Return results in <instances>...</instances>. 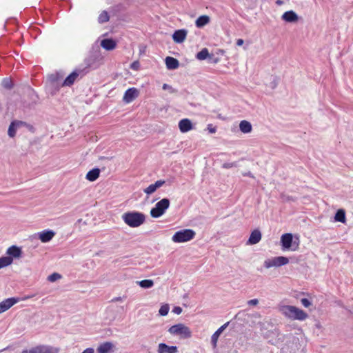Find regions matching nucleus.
I'll use <instances>...</instances> for the list:
<instances>
[{"instance_id":"obj_23","label":"nucleus","mask_w":353,"mask_h":353,"mask_svg":"<svg viewBox=\"0 0 353 353\" xmlns=\"http://www.w3.org/2000/svg\"><path fill=\"white\" fill-rule=\"evenodd\" d=\"M166 67L168 70H174L179 68V61L172 57H167L165 59Z\"/></svg>"},{"instance_id":"obj_31","label":"nucleus","mask_w":353,"mask_h":353,"mask_svg":"<svg viewBox=\"0 0 353 353\" xmlns=\"http://www.w3.org/2000/svg\"><path fill=\"white\" fill-rule=\"evenodd\" d=\"M211 57L212 56L209 54L208 50L207 48L202 49L196 55V58L199 60H205L208 57Z\"/></svg>"},{"instance_id":"obj_28","label":"nucleus","mask_w":353,"mask_h":353,"mask_svg":"<svg viewBox=\"0 0 353 353\" xmlns=\"http://www.w3.org/2000/svg\"><path fill=\"white\" fill-rule=\"evenodd\" d=\"M210 22V17L207 15L200 16L196 20V26L197 28H202Z\"/></svg>"},{"instance_id":"obj_48","label":"nucleus","mask_w":353,"mask_h":353,"mask_svg":"<svg viewBox=\"0 0 353 353\" xmlns=\"http://www.w3.org/2000/svg\"><path fill=\"white\" fill-rule=\"evenodd\" d=\"M31 297H33V295L32 296H28L26 297L24 299H29V298H31Z\"/></svg>"},{"instance_id":"obj_38","label":"nucleus","mask_w":353,"mask_h":353,"mask_svg":"<svg viewBox=\"0 0 353 353\" xmlns=\"http://www.w3.org/2000/svg\"><path fill=\"white\" fill-rule=\"evenodd\" d=\"M301 303L305 307H308L312 305L310 301L306 298L301 299Z\"/></svg>"},{"instance_id":"obj_6","label":"nucleus","mask_w":353,"mask_h":353,"mask_svg":"<svg viewBox=\"0 0 353 353\" xmlns=\"http://www.w3.org/2000/svg\"><path fill=\"white\" fill-rule=\"evenodd\" d=\"M288 263L289 259L288 257L280 256L265 260L263 265L266 269H269L272 267H281L287 265Z\"/></svg>"},{"instance_id":"obj_32","label":"nucleus","mask_w":353,"mask_h":353,"mask_svg":"<svg viewBox=\"0 0 353 353\" xmlns=\"http://www.w3.org/2000/svg\"><path fill=\"white\" fill-rule=\"evenodd\" d=\"M137 283L140 287L144 289H148L152 288L154 285V282L150 279H145L140 281H137Z\"/></svg>"},{"instance_id":"obj_9","label":"nucleus","mask_w":353,"mask_h":353,"mask_svg":"<svg viewBox=\"0 0 353 353\" xmlns=\"http://www.w3.org/2000/svg\"><path fill=\"white\" fill-rule=\"evenodd\" d=\"M21 353H58V349L46 345H39L30 350H23Z\"/></svg>"},{"instance_id":"obj_42","label":"nucleus","mask_w":353,"mask_h":353,"mask_svg":"<svg viewBox=\"0 0 353 353\" xmlns=\"http://www.w3.org/2000/svg\"><path fill=\"white\" fill-rule=\"evenodd\" d=\"M172 311L176 314H180L182 312V308L179 306H176L174 307Z\"/></svg>"},{"instance_id":"obj_36","label":"nucleus","mask_w":353,"mask_h":353,"mask_svg":"<svg viewBox=\"0 0 353 353\" xmlns=\"http://www.w3.org/2000/svg\"><path fill=\"white\" fill-rule=\"evenodd\" d=\"M61 278V276L59 273H53L48 277V280L50 282H54Z\"/></svg>"},{"instance_id":"obj_8","label":"nucleus","mask_w":353,"mask_h":353,"mask_svg":"<svg viewBox=\"0 0 353 353\" xmlns=\"http://www.w3.org/2000/svg\"><path fill=\"white\" fill-rule=\"evenodd\" d=\"M84 70H85L77 69L74 71H73L62 82L61 86L63 87L72 85L79 75L83 76L86 73V72H84Z\"/></svg>"},{"instance_id":"obj_14","label":"nucleus","mask_w":353,"mask_h":353,"mask_svg":"<svg viewBox=\"0 0 353 353\" xmlns=\"http://www.w3.org/2000/svg\"><path fill=\"white\" fill-rule=\"evenodd\" d=\"M39 239L42 243L49 242L55 236L53 230H47L38 233Z\"/></svg>"},{"instance_id":"obj_19","label":"nucleus","mask_w":353,"mask_h":353,"mask_svg":"<svg viewBox=\"0 0 353 353\" xmlns=\"http://www.w3.org/2000/svg\"><path fill=\"white\" fill-rule=\"evenodd\" d=\"M261 233L259 230H254L251 232L250 238L247 242L248 245H254L258 243L261 239Z\"/></svg>"},{"instance_id":"obj_5","label":"nucleus","mask_w":353,"mask_h":353,"mask_svg":"<svg viewBox=\"0 0 353 353\" xmlns=\"http://www.w3.org/2000/svg\"><path fill=\"white\" fill-rule=\"evenodd\" d=\"M170 203V200L165 198L157 202L155 206L150 210L151 216L153 218L161 216L169 208Z\"/></svg>"},{"instance_id":"obj_46","label":"nucleus","mask_w":353,"mask_h":353,"mask_svg":"<svg viewBox=\"0 0 353 353\" xmlns=\"http://www.w3.org/2000/svg\"><path fill=\"white\" fill-rule=\"evenodd\" d=\"M243 43H244V41L242 39H239L236 41V45L239 46H242L243 44Z\"/></svg>"},{"instance_id":"obj_11","label":"nucleus","mask_w":353,"mask_h":353,"mask_svg":"<svg viewBox=\"0 0 353 353\" xmlns=\"http://www.w3.org/2000/svg\"><path fill=\"white\" fill-rule=\"evenodd\" d=\"M139 90L137 88H129L125 92L123 100L124 102L129 103L134 101L139 96Z\"/></svg>"},{"instance_id":"obj_26","label":"nucleus","mask_w":353,"mask_h":353,"mask_svg":"<svg viewBox=\"0 0 353 353\" xmlns=\"http://www.w3.org/2000/svg\"><path fill=\"white\" fill-rule=\"evenodd\" d=\"M239 129L241 132L247 134L252 132V127L249 121L243 120L239 123Z\"/></svg>"},{"instance_id":"obj_2","label":"nucleus","mask_w":353,"mask_h":353,"mask_svg":"<svg viewBox=\"0 0 353 353\" xmlns=\"http://www.w3.org/2000/svg\"><path fill=\"white\" fill-rule=\"evenodd\" d=\"M6 254L9 256L0 257V269L11 265L13 258L18 259L21 256V249L16 245H12L8 248Z\"/></svg>"},{"instance_id":"obj_1","label":"nucleus","mask_w":353,"mask_h":353,"mask_svg":"<svg viewBox=\"0 0 353 353\" xmlns=\"http://www.w3.org/2000/svg\"><path fill=\"white\" fill-rule=\"evenodd\" d=\"M123 222L130 228H138L145 221V216L142 212L130 211L125 212L121 216Z\"/></svg>"},{"instance_id":"obj_34","label":"nucleus","mask_w":353,"mask_h":353,"mask_svg":"<svg viewBox=\"0 0 353 353\" xmlns=\"http://www.w3.org/2000/svg\"><path fill=\"white\" fill-rule=\"evenodd\" d=\"M109 20V15L107 12L103 11L102 12L98 18V21L100 23H103L105 22L108 21Z\"/></svg>"},{"instance_id":"obj_43","label":"nucleus","mask_w":353,"mask_h":353,"mask_svg":"<svg viewBox=\"0 0 353 353\" xmlns=\"http://www.w3.org/2000/svg\"><path fill=\"white\" fill-rule=\"evenodd\" d=\"M138 66H139V63L135 61L132 63L131 68H132L134 70H137L138 68Z\"/></svg>"},{"instance_id":"obj_35","label":"nucleus","mask_w":353,"mask_h":353,"mask_svg":"<svg viewBox=\"0 0 353 353\" xmlns=\"http://www.w3.org/2000/svg\"><path fill=\"white\" fill-rule=\"evenodd\" d=\"M169 305L168 304H165L160 307L159 313L161 316H166L169 312Z\"/></svg>"},{"instance_id":"obj_16","label":"nucleus","mask_w":353,"mask_h":353,"mask_svg":"<svg viewBox=\"0 0 353 353\" xmlns=\"http://www.w3.org/2000/svg\"><path fill=\"white\" fill-rule=\"evenodd\" d=\"M178 348L176 346H169L164 343H161L158 345V353H176Z\"/></svg>"},{"instance_id":"obj_37","label":"nucleus","mask_w":353,"mask_h":353,"mask_svg":"<svg viewBox=\"0 0 353 353\" xmlns=\"http://www.w3.org/2000/svg\"><path fill=\"white\" fill-rule=\"evenodd\" d=\"M237 164L236 162H232V163H224L222 165L223 168L228 169L231 168L232 167H236Z\"/></svg>"},{"instance_id":"obj_10","label":"nucleus","mask_w":353,"mask_h":353,"mask_svg":"<svg viewBox=\"0 0 353 353\" xmlns=\"http://www.w3.org/2000/svg\"><path fill=\"white\" fill-rule=\"evenodd\" d=\"M63 76L59 72L51 74L48 77V83L52 87L59 89L61 86V81Z\"/></svg>"},{"instance_id":"obj_13","label":"nucleus","mask_w":353,"mask_h":353,"mask_svg":"<svg viewBox=\"0 0 353 353\" xmlns=\"http://www.w3.org/2000/svg\"><path fill=\"white\" fill-rule=\"evenodd\" d=\"M188 31L184 29L178 30L172 34V39L175 43H181L185 40Z\"/></svg>"},{"instance_id":"obj_22","label":"nucleus","mask_w":353,"mask_h":353,"mask_svg":"<svg viewBox=\"0 0 353 353\" xmlns=\"http://www.w3.org/2000/svg\"><path fill=\"white\" fill-rule=\"evenodd\" d=\"M101 46L106 50H112L117 46V43L112 39H105L101 41Z\"/></svg>"},{"instance_id":"obj_41","label":"nucleus","mask_w":353,"mask_h":353,"mask_svg":"<svg viewBox=\"0 0 353 353\" xmlns=\"http://www.w3.org/2000/svg\"><path fill=\"white\" fill-rule=\"evenodd\" d=\"M208 130L210 133L213 134L215 133L216 131V129L215 127H213L212 125L210 124L208 125Z\"/></svg>"},{"instance_id":"obj_12","label":"nucleus","mask_w":353,"mask_h":353,"mask_svg":"<svg viewBox=\"0 0 353 353\" xmlns=\"http://www.w3.org/2000/svg\"><path fill=\"white\" fill-rule=\"evenodd\" d=\"M17 302L18 299L16 298H8L1 301L0 303V314L9 310Z\"/></svg>"},{"instance_id":"obj_25","label":"nucleus","mask_w":353,"mask_h":353,"mask_svg":"<svg viewBox=\"0 0 353 353\" xmlns=\"http://www.w3.org/2000/svg\"><path fill=\"white\" fill-rule=\"evenodd\" d=\"M294 308V306L292 305H283L279 307V311L285 317L292 319Z\"/></svg>"},{"instance_id":"obj_40","label":"nucleus","mask_w":353,"mask_h":353,"mask_svg":"<svg viewBox=\"0 0 353 353\" xmlns=\"http://www.w3.org/2000/svg\"><path fill=\"white\" fill-rule=\"evenodd\" d=\"M258 303H259V300L256 299H251V300L248 301V304L249 305H252V306L256 305Z\"/></svg>"},{"instance_id":"obj_4","label":"nucleus","mask_w":353,"mask_h":353,"mask_svg":"<svg viewBox=\"0 0 353 353\" xmlns=\"http://www.w3.org/2000/svg\"><path fill=\"white\" fill-rule=\"evenodd\" d=\"M196 233L191 229H183L175 232L172 236V240L174 243H183L189 241L194 239Z\"/></svg>"},{"instance_id":"obj_47","label":"nucleus","mask_w":353,"mask_h":353,"mask_svg":"<svg viewBox=\"0 0 353 353\" xmlns=\"http://www.w3.org/2000/svg\"><path fill=\"white\" fill-rule=\"evenodd\" d=\"M276 4L279 5V6H281L284 3V2L283 1V0H276Z\"/></svg>"},{"instance_id":"obj_18","label":"nucleus","mask_w":353,"mask_h":353,"mask_svg":"<svg viewBox=\"0 0 353 353\" xmlns=\"http://www.w3.org/2000/svg\"><path fill=\"white\" fill-rule=\"evenodd\" d=\"M281 19L288 23L296 22L299 19L296 13L292 10L287 11L283 14Z\"/></svg>"},{"instance_id":"obj_39","label":"nucleus","mask_w":353,"mask_h":353,"mask_svg":"<svg viewBox=\"0 0 353 353\" xmlns=\"http://www.w3.org/2000/svg\"><path fill=\"white\" fill-rule=\"evenodd\" d=\"M162 88L163 90H168L170 91V92H171V93L176 92V90L172 86H170V85L166 84V83H164L163 85Z\"/></svg>"},{"instance_id":"obj_30","label":"nucleus","mask_w":353,"mask_h":353,"mask_svg":"<svg viewBox=\"0 0 353 353\" xmlns=\"http://www.w3.org/2000/svg\"><path fill=\"white\" fill-rule=\"evenodd\" d=\"M334 220L336 221L341 222L343 223H345V221H346L345 212L343 209H339L337 210V212L334 216Z\"/></svg>"},{"instance_id":"obj_20","label":"nucleus","mask_w":353,"mask_h":353,"mask_svg":"<svg viewBox=\"0 0 353 353\" xmlns=\"http://www.w3.org/2000/svg\"><path fill=\"white\" fill-rule=\"evenodd\" d=\"M113 347L111 342H105L98 346L97 353H111L113 351Z\"/></svg>"},{"instance_id":"obj_29","label":"nucleus","mask_w":353,"mask_h":353,"mask_svg":"<svg viewBox=\"0 0 353 353\" xmlns=\"http://www.w3.org/2000/svg\"><path fill=\"white\" fill-rule=\"evenodd\" d=\"M20 122L12 121L8 128V134L10 137H14L16 135V131L17 128L19 126Z\"/></svg>"},{"instance_id":"obj_33","label":"nucleus","mask_w":353,"mask_h":353,"mask_svg":"<svg viewBox=\"0 0 353 353\" xmlns=\"http://www.w3.org/2000/svg\"><path fill=\"white\" fill-rule=\"evenodd\" d=\"M1 85L4 88L7 90H10L13 88L12 81L10 78L3 79L1 81Z\"/></svg>"},{"instance_id":"obj_21","label":"nucleus","mask_w":353,"mask_h":353,"mask_svg":"<svg viewBox=\"0 0 353 353\" xmlns=\"http://www.w3.org/2000/svg\"><path fill=\"white\" fill-rule=\"evenodd\" d=\"M294 312L292 314V319L293 320H299V321H303L305 320L308 315L306 312H305L303 310L296 307L294 306Z\"/></svg>"},{"instance_id":"obj_17","label":"nucleus","mask_w":353,"mask_h":353,"mask_svg":"<svg viewBox=\"0 0 353 353\" xmlns=\"http://www.w3.org/2000/svg\"><path fill=\"white\" fill-rule=\"evenodd\" d=\"M179 128L182 133H185L192 130L193 125L190 119H183L179 122Z\"/></svg>"},{"instance_id":"obj_7","label":"nucleus","mask_w":353,"mask_h":353,"mask_svg":"<svg viewBox=\"0 0 353 353\" xmlns=\"http://www.w3.org/2000/svg\"><path fill=\"white\" fill-rule=\"evenodd\" d=\"M281 244L284 250H291L295 251L299 248L298 243H293V236L291 233H285L281 236Z\"/></svg>"},{"instance_id":"obj_15","label":"nucleus","mask_w":353,"mask_h":353,"mask_svg":"<svg viewBox=\"0 0 353 353\" xmlns=\"http://www.w3.org/2000/svg\"><path fill=\"white\" fill-rule=\"evenodd\" d=\"M230 322H227L223 325H221L212 336L211 337V343L213 347H216L217 345V342L219 337L221 334V333L227 328Z\"/></svg>"},{"instance_id":"obj_27","label":"nucleus","mask_w":353,"mask_h":353,"mask_svg":"<svg viewBox=\"0 0 353 353\" xmlns=\"http://www.w3.org/2000/svg\"><path fill=\"white\" fill-rule=\"evenodd\" d=\"M100 170L99 168H94L90 170L86 174V179L90 181H94L99 176Z\"/></svg>"},{"instance_id":"obj_24","label":"nucleus","mask_w":353,"mask_h":353,"mask_svg":"<svg viewBox=\"0 0 353 353\" xmlns=\"http://www.w3.org/2000/svg\"><path fill=\"white\" fill-rule=\"evenodd\" d=\"M165 183V181L159 180L154 183L150 185L147 188L144 190V192L147 194H151L154 193L157 188L161 187Z\"/></svg>"},{"instance_id":"obj_45","label":"nucleus","mask_w":353,"mask_h":353,"mask_svg":"<svg viewBox=\"0 0 353 353\" xmlns=\"http://www.w3.org/2000/svg\"><path fill=\"white\" fill-rule=\"evenodd\" d=\"M123 301V298L121 296L114 297V299H112V302H118V301Z\"/></svg>"},{"instance_id":"obj_44","label":"nucleus","mask_w":353,"mask_h":353,"mask_svg":"<svg viewBox=\"0 0 353 353\" xmlns=\"http://www.w3.org/2000/svg\"><path fill=\"white\" fill-rule=\"evenodd\" d=\"M242 174L243 176H250L251 178H254V176L250 172H243Z\"/></svg>"},{"instance_id":"obj_3","label":"nucleus","mask_w":353,"mask_h":353,"mask_svg":"<svg viewBox=\"0 0 353 353\" xmlns=\"http://www.w3.org/2000/svg\"><path fill=\"white\" fill-rule=\"evenodd\" d=\"M168 332L172 335L179 336L181 339H188L192 336L190 329L183 323H178L171 326L168 329Z\"/></svg>"}]
</instances>
